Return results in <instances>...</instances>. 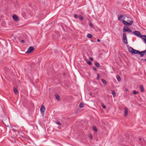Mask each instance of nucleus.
Returning <instances> with one entry per match:
<instances>
[{
    "instance_id": "nucleus-6",
    "label": "nucleus",
    "mask_w": 146,
    "mask_h": 146,
    "mask_svg": "<svg viewBox=\"0 0 146 146\" xmlns=\"http://www.w3.org/2000/svg\"><path fill=\"white\" fill-rule=\"evenodd\" d=\"M45 111V108L44 105H42L40 108V111L42 114H43Z\"/></svg>"
},
{
    "instance_id": "nucleus-4",
    "label": "nucleus",
    "mask_w": 146,
    "mask_h": 146,
    "mask_svg": "<svg viewBox=\"0 0 146 146\" xmlns=\"http://www.w3.org/2000/svg\"><path fill=\"white\" fill-rule=\"evenodd\" d=\"M123 40L124 43L125 44H127L128 42L125 34L124 33H123Z\"/></svg>"
},
{
    "instance_id": "nucleus-9",
    "label": "nucleus",
    "mask_w": 146,
    "mask_h": 146,
    "mask_svg": "<svg viewBox=\"0 0 146 146\" xmlns=\"http://www.w3.org/2000/svg\"><path fill=\"white\" fill-rule=\"evenodd\" d=\"M13 19L16 21H18V18L17 15H14L13 16Z\"/></svg>"
},
{
    "instance_id": "nucleus-20",
    "label": "nucleus",
    "mask_w": 146,
    "mask_h": 146,
    "mask_svg": "<svg viewBox=\"0 0 146 146\" xmlns=\"http://www.w3.org/2000/svg\"><path fill=\"white\" fill-rule=\"evenodd\" d=\"M112 94L113 96V97H115V95L116 94L115 92L114 91H112Z\"/></svg>"
},
{
    "instance_id": "nucleus-3",
    "label": "nucleus",
    "mask_w": 146,
    "mask_h": 146,
    "mask_svg": "<svg viewBox=\"0 0 146 146\" xmlns=\"http://www.w3.org/2000/svg\"><path fill=\"white\" fill-rule=\"evenodd\" d=\"M128 18V17L125 16L121 15H120L118 18V20L120 21H123V20H126V19Z\"/></svg>"
},
{
    "instance_id": "nucleus-31",
    "label": "nucleus",
    "mask_w": 146,
    "mask_h": 146,
    "mask_svg": "<svg viewBox=\"0 0 146 146\" xmlns=\"http://www.w3.org/2000/svg\"><path fill=\"white\" fill-rule=\"evenodd\" d=\"M142 52H143L144 54L145 53H146V50H145L144 51H142Z\"/></svg>"
},
{
    "instance_id": "nucleus-17",
    "label": "nucleus",
    "mask_w": 146,
    "mask_h": 146,
    "mask_svg": "<svg viewBox=\"0 0 146 146\" xmlns=\"http://www.w3.org/2000/svg\"><path fill=\"white\" fill-rule=\"evenodd\" d=\"M13 90L15 93L16 94H17L18 93L17 90L15 88H14Z\"/></svg>"
},
{
    "instance_id": "nucleus-8",
    "label": "nucleus",
    "mask_w": 146,
    "mask_h": 146,
    "mask_svg": "<svg viewBox=\"0 0 146 146\" xmlns=\"http://www.w3.org/2000/svg\"><path fill=\"white\" fill-rule=\"evenodd\" d=\"M128 113V108L127 107H125V108L124 116H126L127 115Z\"/></svg>"
},
{
    "instance_id": "nucleus-38",
    "label": "nucleus",
    "mask_w": 146,
    "mask_h": 146,
    "mask_svg": "<svg viewBox=\"0 0 146 146\" xmlns=\"http://www.w3.org/2000/svg\"><path fill=\"white\" fill-rule=\"evenodd\" d=\"M89 94L90 95H92V93H89Z\"/></svg>"
},
{
    "instance_id": "nucleus-5",
    "label": "nucleus",
    "mask_w": 146,
    "mask_h": 146,
    "mask_svg": "<svg viewBox=\"0 0 146 146\" xmlns=\"http://www.w3.org/2000/svg\"><path fill=\"white\" fill-rule=\"evenodd\" d=\"M123 31L124 32H128L129 33H130L131 32V30L128 27L125 26L123 29Z\"/></svg>"
},
{
    "instance_id": "nucleus-24",
    "label": "nucleus",
    "mask_w": 146,
    "mask_h": 146,
    "mask_svg": "<svg viewBox=\"0 0 146 146\" xmlns=\"http://www.w3.org/2000/svg\"><path fill=\"white\" fill-rule=\"evenodd\" d=\"M79 17L80 18V19L82 20H83V17H82V16L80 15Z\"/></svg>"
},
{
    "instance_id": "nucleus-7",
    "label": "nucleus",
    "mask_w": 146,
    "mask_h": 146,
    "mask_svg": "<svg viewBox=\"0 0 146 146\" xmlns=\"http://www.w3.org/2000/svg\"><path fill=\"white\" fill-rule=\"evenodd\" d=\"M33 49L34 48L32 46L29 47L26 53H30L33 50Z\"/></svg>"
},
{
    "instance_id": "nucleus-36",
    "label": "nucleus",
    "mask_w": 146,
    "mask_h": 146,
    "mask_svg": "<svg viewBox=\"0 0 146 146\" xmlns=\"http://www.w3.org/2000/svg\"><path fill=\"white\" fill-rule=\"evenodd\" d=\"M125 91H128V89H125Z\"/></svg>"
},
{
    "instance_id": "nucleus-33",
    "label": "nucleus",
    "mask_w": 146,
    "mask_h": 146,
    "mask_svg": "<svg viewBox=\"0 0 146 146\" xmlns=\"http://www.w3.org/2000/svg\"><path fill=\"white\" fill-rule=\"evenodd\" d=\"M97 41L98 42H100V39H97Z\"/></svg>"
},
{
    "instance_id": "nucleus-21",
    "label": "nucleus",
    "mask_w": 146,
    "mask_h": 146,
    "mask_svg": "<svg viewBox=\"0 0 146 146\" xmlns=\"http://www.w3.org/2000/svg\"><path fill=\"white\" fill-rule=\"evenodd\" d=\"M93 129L95 131H96V132L97 131V129L96 128L95 126H93Z\"/></svg>"
},
{
    "instance_id": "nucleus-12",
    "label": "nucleus",
    "mask_w": 146,
    "mask_h": 146,
    "mask_svg": "<svg viewBox=\"0 0 146 146\" xmlns=\"http://www.w3.org/2000/svg\"><path fill=\"white\" fill-rule=\"evenodd\" d=\"M138 54L140 55V56L141 57H142L143 56L144 54L142 51L141 52L139 51V52Z\"/></svg>"
},
{
    "instance_id": "nucleus-19",
    "label": "nucleus",
    "mask_w": 146,
    "mask_h": 146,
    "mask_svg": "<svg viewBox=\"0 0 146 146\" xmlns=\"http://www.w3.org/2000/svg\"><path fill=\"white\" fill-rule=\"evenodd\" d=\"M83 106L84 104L82 103L81 102L79 104L80 107V108H82L83 107Z\"/></svg>"
},
{
    "instance_id": "nucleus-26",
    "label": "nucleus",
    "mask_w": 146,
    "mask_h": 146,
    "mask_svg": "<svg viewBox=\"0 0 146 146\" xmlns=\"http://www.w3.org/2000/svg\"><path fill=\"white\" fill-rule=\"evenodd\" d=\"M89 137L91 139H92V135L91 134H90L89 135Z\"/></svg>"
},
{
    "instance_id": "nucleus-10",
    "label": "nucleus",
    "mask_w": 146,
    "mask_h": 146,
    "mask_svg": "<svg viewBox=\"0 0 146 146\" xmlns=\"http://www.w3.org/2000/svg\"><path fill=\"white\" fill-rule=\"evenodd\" d=\"M55 97L56 99L58 101L60 100V97L59 96L58 94H56L55 95Z\"/></svg>"
},
{
    "instance_id": "nucleus-18",
    "label": "nucleus",
    "mask_w": 146,
    "mask_h": 146,
    "mask_svg": "<svg viewBox=\"0 0 146 146\" xmlns=\"http://www.w3.org/2000/svg\"><path fill=\"white\" fill-rule=\"evenodd\" d=\"M87 37L88 38H91L92 37V35L90 34H88L87 35Z\"/></svg>"
},
{
    "instance_id": "nucleus-27",
    "label": "nucleus",
    "mask_w": 146,
    "mask_h": 146,
    "mask_svg": "<svg viewBox=\"0 0 146 146\" xmlns=\"http://www.w3.org/2000/svg\"><path fill=\"white\" fill-rule=\"evenodd\" d=\"M74 17L76 19H77L78 18V15L76 14H75L74 15Z\"/></svg>"
},
{
    "instance_id": "nucleus-22",
    "label": "nucleus",
    "mask_w": 146,
    "mask_h": 146,
    "mask_svg": "<svg viewBox=\"0 0 146 146\" xmlns=\"http://www.w3.org/2000/svg\"><path fill=\"white\" fill-rule=\"evenodd\" d=\"M133 93L134 94H137L138 93V92H136L135 90H134L133 91Z\"/></svg>"
},
{
    "instance_id": "nucleus-14",
    "label": "nucleus",
    "mask_w": 146,
    "mask_h": 146,
    "mask_svg": "<svg viewBox=\"0 0 146 146\" xmlns=\"http://www.w3.org/2000/svg\"><path fill=\"white\" fill-rule=\"evenodd\" d=\"M95 66L97 67H99L100 66V65L97 62H95Z\"/></svg>"
},
{
    "instance_id": "nucleus-35",
    "label": "nucleus",
    "mask_w": 146,
    "mask_h": 146,
    "mask_svg": "<svg viewBox=\"0 0 146 146\" xmlns=\"http://www.w3.org/2000/svg\"><path fill=\"white\" fill-rule=\"evenodd\" d=\"M89 25L91 26H92V24L91 23H90Z\"/></svg>"
},
{
    "instance_id": "nucleus-30",
    "label": "nucleus",
    "mask_w": 146,
    "mask_h": 146,
    "mask_svg": "<svg viewBox=\"0 0 146 146\" xmlns=\"http://www.w3.org/2000/svg\"><path fill=\"white\" fill-rule=\"evenodd\" d=\"M89 59H90V60H91V61H92V60H93V58H92V57H90V58H89Z\"/></svg>"
},
{
    "instance_id": "nucleus-32",
    "label": "nucleus",
    "mask_w": 146,
    "mask_h": 146,
    "mask_svg": "<svg viewBox=\"0 0 146 146\" xmlns=\"http://www.w3.org/2000/svg\"><path fill=\"white\" fill-rule=\"evenodd\" d=\"M12 131H14V132L16 131V130L14 129H12Z\"/></svg>"
},
{
    "instance_id": "nucleus-29",
    "label": "nucleus",
    "mask_w": 146,
    "mask_h": 146,
    "mask_svg": "<svg viewBox=\"0 0 146 146\" xmlns=\"http://www.w3.org/2000/svg\"><path fill=\"white\" fill-rule=\"evenodd\" d=\"M93 68L94 70L96 71L97 70V69L95 67H93Z\"/></svg>"
},
{
    "instance_id": "nucleus-15",
    "label": "nucleus",
    "mask_w": 146,
    "mask_h": 146,
    "mask_svg": "<svg viewBox=\"0 0 146 146\" xmlns=\"http://www.w3.org/2000/svg\"><path fill=\"white\" fill-rule=\"evenodd\" d=\"M140 88L141 92H143V88L142 85H141L140 86Z\"/></svg>"
},
{
    "instance_id": "nucleus-39",
    "label": "nucleus",
    "mask_w": 146,
    "mask_h": 146,
    "mask_svg": "<svg viewBox=\"0 0 146 146\" xmlns=\"http://www.w3.org/2000/svg\"><path fill=\"white\" fill-rule=\"evenodd\" d=\"M145 60L146 62V58L145 59Z\"/></svg>"
},
{
    "instance_id": "nucleus-1",
    "label": "nucleus",
    "mask_w": 146,
    "mask_h": 146,
    "mask_svg": "<svg viewBox=\"0 0 146 146\" xmlns=\"http://www.w3.org/2000/svg\"><path fill=\"white\" fill-rule=\"evenodd\" d=\"M125 20H123L122 22L123 24L126 25H131L133 21L129 17H128V18L126 19Z\"/></svg>"
},
{
    "instance_id": "nucleus-16",
    "label": "nucleus",
    "mask_w": 146,
    "mask_h": 146,
    "mask_svg": "<svg viewBox=\"0 0 146 146\" xmlns=\"http://www.w3.org/2000/svg\"><path fill=\"white\" fill-rule=\"evenodd\" d=\"M86 62L89 65H91L92 64L91 62L88 60H86Z\"/></svg>"
},
{
    "instance_id": "nucleus-34",
    "label": "nucleus",
    "mask_w": 146,
    "mask_h": 146,
    "mask_svg": "<svg viewBox=\"0 0 146 146\" xmlns=\"http://www.w3.org/2000/svg\"><path fill=\"white\" fill-rule=\"evenodd\" d=\"M21 42L23 43H24V41L23 40H22Z\"/></svg>"
},
{
    "instance_id": "nucleus-23",
    "label": "nucleus",
    "mask_w": 146,
    "mask_h": 146,
    "mask_svg": "<svg viewBox=\"0 0 146 146\" xmlns=\"http://www.w3.org/2000/svg\"><path fill=\"white\" fill-rule=\"evenodd\" d=\"M100 78V76L99 74H97V79L98 80Z\"/></svg>"
},
{
    "instance_id": "nucleus-2",
    "label": "nucleus",
    "mask_w": 146,
    "mask_h": 146,
    "mask_svg": "<svg viewBox=\"0 0 146 146\" xmlns=\"http://www.w3.org/2000/svg\"><path fill=\"white\" fill-rule=\"evenodd\" d=\"M129 52L131 53L132 54H138L139 52V51L137 50L134 49L133 48L130 47L129 48Z\"/></svg>"
},
{
    "instance_id": "nucleus-11",
    "label": "nucleus",
    "mask_w": 146,
    "mask_h": 146,
    "mask_svg": "<svg viewBox=\"0 0 146 146\" xmlns=\"http://www.w3.org/2000/svg\"><path fill=\"white\" fill-rule=\"evenodd\" d=\"M116 78L118 81L120 82L121 81V78L120 76L119 75H117L116 76Z\"/></svg>"
},
{
    "instance_id": "nucleus-37",
    "label": "nucleus",
    "mask_w": 146,
    "mask_h": 146,
    "mask_svg": "<svg viewBox=\"0 0 146 146\" xmlns=\"http://www.w3.org/2000/svg\"><path fill=\"white\" fill-rule=\"evenodd\" d=\"M139 140H141V138H139Z\"/></svg>"
},
{
    "instance_id": "nucleus-25",
    "label": "nucleus",
    "mask_w": 146,
    "mask_h": 146,
    "mask_svg": "<svg viewBox=\"0 0 146 146\" xmlns=\"http://www.w3.org/2000/svg\"><path fill=\"white\" fill-rule=\"evenodd\" d=\"M56 123L57 124H58V125H61V123L59 121H57Z\"/></svg>"
},
{
    "instance_id": "nucleus-28",
    "label": "nucleus",
    "mask_w": 146,
    "mask_h": 146,
    "mask_svg": "<svg viewBox=\"0 0 146 146\" xmlns=\"http://www.w3.org/2000/svg\"><path fill=\"white\" fill-rule=\"evenodd\" d=\"M102 106L104 108H106L105 106L103 104H102Z\"/></svg>"
},
{
    "instance_id": "nucleus-13",
    "label": "nucleus",
    "mask_w": 146,
    "mask_h": 146,
    "mask_svg": "<svg viewBox=\"0 0 146 146\" xmlns=\"http://www.w3.org/2000/svg\"><path fill=\"white\" fill-rule=\"evenodd\" d=\"M102 80L103 83L104 84L106 85H107V82L105 80L103 79H102Z\"/></svg>"
}]
</instances>
